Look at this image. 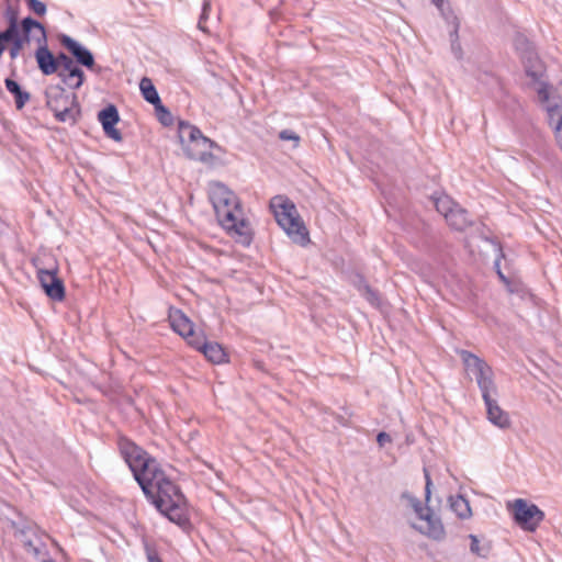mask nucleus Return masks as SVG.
<instances>
[{
	"label": "nucleus",
	"instance_id": "nucleus-1",
	"mask_svg": "<svg viewBox=\"0 0 562 562\" xmlns=\"http://www.w3.org/2000/svg\"><path fill=\"white\" fill-rule=\"evenodd\" d=\"M116 445L146 499L171 522L182 529L191 527L188 499L158 460L125 435L117 436Z\"/></svg>",
	"mask_w": 562,
	"mask_h": 562
},
{
	"label": "nucleus",
	"instance_id": "nucleus-2",
	"mask_svg": "<svg viewBox=\"0 0 562 562\" xmlns=\"http://www.w3.org/2000/svg\"><path fill=\"white\" fill-rule=\"evenodd\" d=\"M270 209L273 212L278 225L285 234L300 246L310 243L308 231L297 214V210L288 198L277 195L270 201Z\"/></svg>",
	"mask_w": 562,
	"mask_h": 562
},
{
	"label": "nucleus",
	"instance_id": "nucleus-3",
	"mask_svg": "<svg viewBox=\"0 0 562 562\" xmlns=\"http://www.w3.org/2000/svg\"><path fill=\"white\" fill-rule=\"evenodd\" d=\"M46 106L54 113L56 121L76 124L81 110L75 92H68L61 83L50 85L45 89Z\"/></svg>",
	"mask_w": 562,
	"mask_h": 562
},
{
	"label": "nucleus",
	"instance_id": "nucleus-4",
	"mask_svg": "<svg viewBox=\"0 0 562 562\" xmlns=\"http://www.w3.org/2000/svg\"><path fill=\"white\" fill-rule=\"evenodd\" d=\"M459 356L461 357L467 371L474 375L477 386L482 393V398L490 394L497 395V387L493 379L494 373L492 367L488 366L484 359L469 350H460Z\"/></svg>",
	"mask_w": 562,
	"mask_h": 562
},
{
	"label": "nucleus",
	"instance_id": "nucleus-5",
	"mask_svg": "<svg viewBox=\"0 0 562 562\" xmlns=\"http://www.w3.org/2000/svg\"><path fill=\"white\" fill-rule=\"evenodd\" d=\"M544 517L543 510L533 503L524 498H517L513 503L514 521L525 531H536Z\"/></svg>",
	"mask_w": 562,
	"mask_h": 562
},
{
	"label": "nucleus",
	"instance_id": "nucleus-6",
	"mask_svg": "<svg viewBox=\"0 0 562 562\" xmlns=\"http://www.w3.org/2000/svg\"><path fill=\"white\" fill-rule=\"evenodd\" d=\"M57 38L59 44L71 55L74 61L88 70L101 72V67L97 66L94 55L88 47L64 33L58 34Z\"/></svg>",
	"mask_w": 562,
	"mask_h": 562
},
{
	"label": "nucleus",
	"instance_id": "nucleus-7",
	"mask_svg": "<svg viewBox=\"0 0 562 562\" xmlns=\"http://www.w3.org/2000/svg\"><path fill=\"white\" fill-rule=\"evenodd\" d=\"M205 140L199 139L192 146L184 147L186 156L191 160H196L212 167L223 165V161L211 151V149H216L224 153L223 147L206 136Z\"/></svg>",
	"mask_w": 562,
	"mask_h": 562
},
{
	"label": "nucleus",
	"instance_id": "nucleus-8",
	"mask_svg": "<svg viewBox=\"0 0 562 562\" xmlns=\"http://www.w3.org/2000/svg\"><path fill=\"white\" fill-rule=\"evenodd\" d=\"M58 269H37V279L47 297L55 302H61L66 296L63 279L57 274Z\"/></svg>",
	"mask_w": 562,
	"mask_h": 562
},
{
	"label": "nucleus",
	"instance_id": "nucleus-9",
	"mask_svg": "<svg viewBox=\"0 0 562 562\" xmlns=\"http://www.w3.org/2000/svg\"><path fill=\"white\" fill-rule=\"evenodd\" d=\"M38 25L40 21L32 18L31 15L22 19V27L14 30L10 45L8 47L11 60L16 59L25 44L31 42V33L34 30V26Z\"/></svg>",
	"mask_w": 562,
	"mask_h": 562
},
{
	"label": "nucleus",
	"instance_id": "nucleus-10",
	"mask_svg": "<svg viewBox=\"0 0 562 562\" xmlns=\"http://www.w3.org/2000/svg\"><path fill=\"white\" fill-rule=\"evenodd\" d=\"M72 60L71 55L59 50L54 54L49 48L40 49L38 52V65L37 68L44 76H50L56 74L64 66Z\"/></svg>",
	"mask_w": 562,
	"mask_h": 562
},
{
	"label": "nucleus",
	"instance_id": "nucleus-11",
	"mask_svg": "<svg viewBox=\"0 0 562 562\" xmlns=\"http://www.w3.org/2000/svg\"><path fill=\"white\" fill-rule=\"evenodd\" d=\"M98 121L100 122L104 135L116 142L123 140L122 132L116 128V124L120 122V113L115 104L108 103L98 112Z\"/></svg>",
	"mask_w": 562,
	"mask_h": 562
},
{
	"label": "nucleus",
	"instance_id": "nucleus-12",
	"mask_svg": "<svg viewBox=\"0 0 562 562\" xmlns=\"http://www.w3.org/2000/svg\"><path fill=\"white\" fill-rule=\"evenodd\" d=\"M493 395L494 394H490L483 397L486 407L487 419L501 429H507L512 425L510 417L507 412L501 408Z\"/></svg>",
	"mask_w": 562,
	"mask_h": 562
},
{
	"label": "nucleus",
	"instance_id": "nucleus-13",
	"mask_svg": "<svg viewBox=\"0 0 562 562\" xmlns=\"http://www.w3.org/2000/svg\"><path fill=\"white\" fill-rule=\"evenodd\" d=\"M215 211L227 210L234 207L241 213V204L237 195L231 191L226 186L218 183V191L212 198Z\"/></svg>",
	"mask_w": 562,
	"mask_h": 562
},
{
	"label": "nucleus",
	"instance_id": "nucleus-14",
	"mask_svg": "<svg viewBox=\"0 0 562 562\" xmlns=\"http://www.w3.org/2000/svg\"><path fill=\"white\" fill-rule=\"evenodd\" d=\"M422 520L427 522L425 531L419 529L422 533L436 541H441L446 538L443 524L441 519L435 515L429 504H426V514L425 517H422Z\"/></svg>",
	"mask_w": 562,
	"mask_h": 562
},
{
	"label": "nucleus",
	"instance_id": "nucleus-15",
	"mask_svg": "<svg viewBox=\"0 0 562 562\" xmlns=\"http://www.w3.org/2000/svg\"><path fill=\"white\" fill-rule=\"evenodd\" d=\"M446 221L447 224L457 232H464L474 224L469 212L459 204L454 205V207L446 214Z\"/></svg>",
	"mask_w": 562,
	"mask_h": 562
},
{
	"label": "nucleus",
	"instance_id": "nucleus-16",
	"mask_svg": "<svg viewBox=\"0 0 562 562\" xmlns=\"http://www.w3.org/2000/svg\"><path fill=\"white\" fill-rule=\"evenodd\" d=\"M178 137L183 149L184 147L192 146L199 139L206 142L205 135H203L198 126L182 120L178 123Z\"/></svg>",
	"mask_w": 562,
	"mask_h": 562
},
{
	"label": "nucleus",
	"instance_id": "nucleus-17",
	"mask_svg": "<svg viewBox=\"0 0 562 562\" xmlns=\"http://www.w3.org/2000/svg\"><path fill=\"white\" fill-rule=\"evenodd\" d=\"M169 322L171 328L181 337L192 336L194 324L192 321L179 308H170Z\"/></svg>",
	"mask_w": 562,
	"mask_h": 562
},
{
	"label": "nucleus",
	"instance_id": "nucleus-18",
	"mask_svg": "<svg viewBox=\"0 0 562 562\" xmlns=\"http://www.w3.org/2000/svg\"><path fill=\"white\" fill-rule=\"evenodd\" d=\"M521 61L524 64L526 75L535 82H541L546 72V67L537 52L522 58Z\"/></svg>",
	"mask_w": 562,
	"mask_h": 562
},
{
	"label": "nucleus",
	"instance_id": "nucleus-19",
	"mask_svg": "<svg viewBox=\"0 0 562 562\" xmlns=\"http://www.w3.org/2000/svg\"><path fill=\"white\" fill-rule=\"evenodd\" d=\"M201 353L214 364H222L229 361L228 353L224 347L216 341H206V344H203Z\"/></svg>",
	"mask_w": 562,
	"mask_h": 562
},
{
	"label": "nucleus",
	"instance_id": "nucleus-20",
	"mask_svg": "<svg viewBox=\"0 0 562 562\" xmlns=\"http://www.w3.org/2000/svg\"><path fill=\"white\" fill-rule=\"evenodd\" d=\"M227 232L231 235H236L237 243L244 246H249L254 238L250 223L248 222V220L243 217V215L236 220V226L231 227V229H228Z\"/></svg>",
	"mask_w": 562,
	"mask_h": 562
},
{
	"label": "nucleus",
	"instance_id": "nucleus-21",
	"mask_svg": "<svg viewBox=\"0 0 562 562\" xmlns=\"http://www.w3.org/2000/svg\"><path fill=\"white\" fill-rule=\"evenodd\" d=\"M4 86L5 89L13 95L15 108L18 110H22L31 99L30 92L24 90L21 85L12 78H5Z\"/></svg>",
	"mask_w": 562,
	"mask_h": 562
},
{
	"label": "nucleus",
	"instance_id": "nucleus-22",
	"mask_svg": "<svg viewBox=\"0 0 562 562\" xmlns=\"http://www.w3.org/2000/svg\"><path fill=\"white\" fill-rule=\"evenodd\" d=\"M450 508L460 519H468L471 517L472 512L469 501L462 496H450L449 497Z\"/></svg>",
	"mask_w": 562,
	"mask_h": 562
},
{
	"label": "nucleus",
	"instance_id": "nucleus-23",
	"mask_svg": "<svg viewBox=\"0 0 562 562\" xmlns=\"http://www.w3.org/2000/svg\"><path fill=\"white\" fill-rule=\"evenodd\" d=\"M139 90L143 99L151 105L158 103L161 100L155 85L148 77H143L140 79Z\"/></svg>",
	"mask_w": 562,
	"mask_h": 562
},
{
	"label": "nucleus",
	"instance_id": "nucleus-24",
	"mask_svg": "<svg viewBox=\"0 0 562 562\" xmlns=\"http://www.w3.org/2000/svg\"><path fill=\"white\" fill-rule=\"evenodd\" d=\"M513 43L515 50L519 54L521 59L536 53L533 43L520 32L515 34Z\"/></svg>",
	"mask_w": 562,
	"mask_h": 562
},
{
	"label": "nucleus",
	"instance_id": "nucleus-25",
	"mask_svg": "<svg viewBox=\"0 0 562 562\" xmlns=\"http://www.w3.org/2000/svg\"><path fill=\"white\" fill-rule=\"evenodd\" d=\"M216 217L221 226L228 231L231 227L236 226V220L243 215V212L239 213L238 210L234 207L227 210L215 211Z\"/></svg>",
	"mask_w": 562,
	"mask_h": 562
},
{
	"label": "nucleus",
	"instance_id": "nucleus-26",
	"mask_svg": "<svg viewBox=\"0 0 562 562\" xmlns=\"http://www.w3.org/2000/svg\"><path fill=\"white\" fill-rule=\"evenodd\" d=\"M469 539L471 541L470 542L471 553H473L480 558L487 559L493 549L492 541L485 540L481 544L479 537L473 533L469 535Z\"/></svg>",
	"mask_w": 562,
	"mask_h": 562
},
{
	"label": "nucleus",
	"instance_id": "nucleus-27",
	"mask_svg": "<svg viewBox=\"0 0 562 562\" xmlns=\"http://www.w3.org/2000/svg\"><path fill=\"white\" fill-rule=\"evenodd\" d=\"M547 113L549 125L554 132H560L562 130V105L558 103L549 104L547 106Z\"/></svg>",
	"mask_w": 562,
	"mask_h": 562
},
{
	"label": "nucleus",
	"instance_id": "nucleus-28",
	"mask_svg": "<svg viewBox=\"0 0 562 562\" xmlns=\"http://www.w3.org/2000/svg\"><path fill=\"white\" fill-rule=\"evenodd\" d=\"M153 106L155 109L157 120L161 125L168 127L173 124V115L170 110L162 104L161 100Z\"/></svg>",
	"mask_w": 562,
	"mask_h": 562
},
{
	"label": "nucleus",
	"instance_id": "nucleus-29",
	"mask_svg": "<svg viewBox=\"0 0 562 562\" xmlns=\"http://www.w3.org/2000/svg\"><path fill=\"white\" fill-rule=\"evenodd\" d=\"M451 53L458 60L463 59V50L459 41V30H451L449 32Z\"/></svg>",
	"mask_w": 562,
	"mask_h": 562
},
{
	"label": "nucleus",
	"instance_id": "nucleus-30",
	"mask_svg": "<svg viewBox=\"0 0 562 562\" xmlns=\"http://www.w3.org/2000/svg\"><path fill=\"white\" fill-rule=\"evenodd\" d=\"M441 16L443 20L452 26V30H459L460 29V21L454 13L453 9L451 8L450 3H447L446 7L442 8V10H439Z\"/></svg>",
	"mask_w": 562,
	"mask_h": 562
},
{
	"label": "nucleus",
	"instance_id": "nucleus-31",
	"mask_svg": "<svg viewBox=\"0 0 562 562\" xmlns=\"http://www.w3.org/2000/svg\"><path fill=\"white\" fill-rule=\"evenodd\" d=\"M184 339L190 347L200 352L202 351V345L209 341L203 331L198 333L195 329L192 330V336H186Z\"/></svg>",
	"mask_w": 562,
	"mask_h": 562
},
{
	"label": "nucleus",
	"instance_id": "nucleus-32",
	"mask_svg": "<svg viewBox=\"0 0 562 562\" xmlns=\"http://www.w3.org/2000/svg\"><path fill=\"white\" fill-rule=\"evenodd\" d=\"M82 67L83 66H79L76 72L70 76L69 83H65V86L74 91L79 90L86 81V75Z\"/></svg>",
	"mask_w": 562,
	"mask_h": 562
},
{
	"label": "nucleus",
	"instance_id": "nucleus-33",
	"mask_svg": "<svg viewBox=\"0 0 562 562\" xmlns=\"http://www.w3.org/2000/svg\"><path fill=\"white\" fill-rule=\"evenodd\" d=\"M82 67L83 66H79L76 72L70 76L69 83H65V86L74 91L79 90L86 81V75Z\"/></svg>",
	"mask_w": 562,
	"mask_h": 562
},
{
	"label": "nucleus",
	"instance_id": "nucleus-34",
	"mask_svg": "<svg viewBox=\"0 0 562 562\" xmlns=\"http://www.w3.org/2000/svg\"><path fill=\"white\" fill-rule=\"evenodd\" d=\"M506 289L509 293L516 294L522 300L532 297V293L521 282L510 280V285L506 286Z\"/></svg>",
	"mask_w": 562,
	"mask_h": 562
},
{
	"label": "nucleus",
	"instance_id": "nucleus-35",
	"mask_svg": "<svg viewBox=\"0 0 562 562\" xmlns=\"http://www.w3.org/2000/svg\"><path fill=\"white\" fill-rule=\"evenodd\" d=\"M4 16L8 22V27H13L14 30L22 27V20H19L18 9L8 5L4 12Z\"/></svg>",
	"mask_w": 562,
	"mask_h": 562
},
{
	"label": "nucleus",
	"instance_id": "nucleus-36",
	"mask_svg": "<svg viewBox=\"0 0 562 562\" xmlns=\"http://www.w3.org/2000/svg\"><path fill=\"white\" fill-rule=\"evenodd\" d=\"M80 65L76 61L69 60V64L67 66H64L61 69H59L56 74L58 78L61 81V85L69 83V78L72 74L76 72Z\"/></svg>",
	"mask_w": 562,
	"mask_h": 562
},
{
	"label": "nucleus",
	"instance_id": "nucleus-37",
	"mask_svg": "<svg viewBox=\"0 0 562 562\" xmlns=\"http://www.w3.org/2000/svg\"><path fill=\"white\" fill-rule=\"evenodd\" d=\"M38 30L41 32V37L36 38L37 48L35 49L34 57L36 64L38 65V52L40 49L49 48L47 43V32L45 26L40 22L38 26H34V30Z\"/></svg>",
	"mask_w": 562,
	"mask_h": 562
},
{
	"label": "nucleus",
	"instance_id": "nucleus-38",
	"mask_svg": "<svg viewBox=\"0 0 562 562\" xmlns=\"http://www.w3.org/2000/svg\"><path fill=\"white\" fill-rule=\"evenodd\" d=\"M402 497L407 498L409 501V504L413 507L415 514L422 520V517H425L426 514V505L423 506V503L415 496L411 495L408 492H404L402 494Z\"/></svg>",
	"mask_w": 562,
	"mask_h": 562
},
{
	"label": "nucleus",
	"instance_id": "nucleus-39",
	"mask_svg": "<svg viewBox=\"0 0 562 562\" xmlns=\"http://www.w3.org/2000/svg\"><path fill=\"white\" fill-rule=\"evenodd\" d=\"M372 306L379 307L381 305V297L378 290L368 285L363 292L360 293Z\"/></svg>",
	"mask_w": 562,
	"mask_h": 562
},
{
	"label": "nucleus",
	"instance_id": "nucleus-40",
	"mask_svg": "<svg viewBox=\"0 0 562 562\" xmlns=\"http://www.w3.org/2000/svg\"><path fill=\"white\" fill-rule=\"evenodd\" d=\"M498 251H499V254L497 255V257L494 260V269H495V272H496L498 279L502 281V283L505 286H509L510 285V279L507 276H505L503 273L502 269H501V260H502V258L505 257L501 246L498 248Z\"/></svg>",
	"mask_w": 562,
	"mask_h": 562
},
{
	"label": "nucleus",
	"instance_id": "nucleus-41",
	"mask_svg": "<svg viewBox=\"0 0 562 562\" xmlns=\"http://www.w3.org/2000/svg\"><path fill=\"white\" fill-rule=\"evenodd\" d=\"M457 205L448 198H439L435 200L436 210L446 217V214Z\"/></svg>",
	"mask_w": 562,
	"mask_h": 562
},
{
	"label": "nucleus",
	"instance_id": "nucleus-42",
	"mask_svg": "<svg viewBox=\"0 0 562 562\" xmlns=\"http://www.w3.org/2000/svg\"><path fill=\"white\" fill-rule=\"evenodd\" d=\"M27 8L30 11H32L34 14L38 16H43L46 14L47 7L44 2L40 0H25Z\"/></svg>",
	"mask_w": 562,
	"mask_h": 562
},
{
	"label": "nucleus",
	"instance_id": "nucleus-43",
	"mask_svg": "<svg viewBox=\"0 0 562 562\" xmlns=\"http://www.w3.org/2000/svg\"><path fill=\"white\" fill-rule=\"evenodd\" d=\"M23 547L26 552L33 554L34 557H40L45 546L41 543V546H36L32 540L26 539L23 541Z\"/></svg>",
	"mask_w": 562,
	"mask_h": 562
},
{
	"label": "nucleus",
	"instance_id": "nucleus-44",
	"mask_svg": "<svg viewBox=\"0 0 562 562\" xmlns=\"http://www.w3.org/2000/svg\"><path fill=\"white\" fill-rule=\"evenodd\" d=\"M352 285L358 290L359 293L363 292L368 285H370L362 273H355L352 277Z\"/></svg>",
	"mask_w": 562,
	"mask_h": 562
},
{
	"label": "nucleus",
	"instance_id": "nucleus-45",
	"mask_svg": "<svg viewBox=\"0 0 562 562\" xmlns=\"http://www.w3.org/2000/svg\"><path fill=\"white\" fill-rule=\"evenodd\" d=\"M424 476H425V483H426L425 484V498H426V504H429L430 498H431L432 481H431L430 473L427 468H424Z\"/></svg>",
	"mask_w": 562,
	"mask_h": 562
},
{
	"label": "nucleus",
	"instance_id": "nucleus-46",
	"mask_svg": "<svg viewBox=\"0 0 562 562\" xmlns=\"http://www.w3.org/2000/svg\"><path fill=\"white\" fill-rule=\"evenodd\" d=\"M145 551L148 562H162L157 550L154 547H150L149 544L146 543Z\"/></svg>",
	"mask_w": 562,
	"mask_h": 562
},
{
	"label": "nucleus",
	"instance_id": "nucleus-47",
	"mask_svg": "<svg viewBox=\"0 0 562 562\" xmlns=\"http://www.w3.org/2000/svg\"><path fill=\"white\" fill-rule=\"evenodd\" d=\"M539 83H540V88L537 90L539 99L541 102H547V101H549V97H550L549 85L542 80Z\"/></svg>",
	"mask_w": 562,
	"mask_h": 562
},
{
	"label": "nucleus",
	"instance_id": "nucleus-48",
	"mask_svg": "<svg viewBox=\"0 0 562 562\" xmlns=\"http://www.w3.org/2000/svg\"><path fill=\"white\" fill-rule=\"evenodd\" d=\"M279 137L282 140H300V136L292 130H282L279 134Z\"/></svg>",
	"mask_w": 562,
	"mask_h": 562
},
{
	"label": "nucleus",
	"instance_id": "nucleus-49",
	"mask_svg": "<svg viewBox=\"0 0 562 562\" xmlns=\"http://www.w3.org/2000/svg\"><path fill=\"white\" fill-rule=\"evenodd\" d=\"M391 441H392V438H391L390 434H387L386 431L378 432L376 442H378L379 447H384L385 443L391 442Z\"/></svg>",
	"mask_w": 562,
	"mask_h": 562
},
{
	"label": "nucleus",
	"instance_id": "nucleus-50",
	"mask_svg": "<svg viewBox=\"0 0 562 562\" xmlns=\"http://www.w3.org/2000/svg\"><path fill=\"white\" fill-rule=\"evenodd\" d=\"M431 2L436 5L438 10H442V8L446 7L448 3L446 0H431Z\"/></svg>",
	"mask_w": 562,
	"mask_h": 562
},
{
	"label": "nucleus",
	"instance_id": "nucleus-51",
	"mask_svg": "<svg viewBox=\"0 0 562 562\" xmlns=\"http://www.w3.org/2000/svg\"><path fill=\"white\" fill-rule=\"evenodd\" d=\"M254 366L257 370H260L262 372H266L265 362L261 360H255Z\"/></svg>",
	"mask_w": 562,
	"mask_h": 562
},
{
	"label": "nucleus",
	"instance_id": "nucleus-52",
	"mask_svg": "<svg viewBox=\"0 0 562 562\" xmlns=\"http://www.w3.org/2000/svg\"><path fill=\"white\" fill-rule=\"evenodd\" d=\"M341 425L346 426L347 424L344 422V418L341 416H337L336 418Z\"/></svg>",
	"mask_w": 562,
	"mask_h": 562
},
{
	"label": "nucleus",
	"instance_id": "nucleus-53",
	"mask_svg": "<svg viewBox=\"0 0 562 562\" xmlns=\"http://www.w3.org/2000/svg\"><path fill=\"white\" fill-rule=\"evenodd\" d=\"M42 562H56L53 559H44Z\"/></svg>",
	"mask_w": 562,
	"mask_h": 562
},
{
	"label": "nucleus",
	"instance_id": "nucleus-54",
	"mask_svg": "<svg viewBox=\"0 0 562 562\" xmlns=\"http://www.w3.org/2000/svg\"><path fill=\"white\" fill-rule=\"evenodd\" d=\"M199 26L202 29V16H200Z\"/></svg>",
	"mask_w": 562,
	"mask_h": 562
},
{
	"label": "nucleus",
	"instance_id": "nucleus-55",
	"mask_svg": "<svg viewBox=\"0 0 562 562\" xmlns=\"http://www.w3.org/2000/svg\"><path fill=\"white\" fill-rule=\"evenodd\" d=\"M201 16H202V20H205L204 12L201 14Z\"/></svg>",
	"mask_w": 562,
	"mask_h": 562
}]
</instances>
